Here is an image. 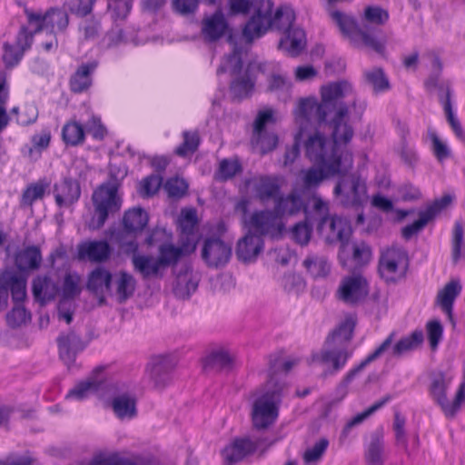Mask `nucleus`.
Masks as SVG:
<instances>
[{
  "label": "nucleus",
  "mask_w": 465,
  "mask_h": 465,
  "mask_svg": "<svg viewBox=\"0 0 465 465\" xmlns=\"http://www.w3.org/2000/svg\"><path fill=\"white\" fill-rule=\"evenodd\" d=\"M452 382V377L444 372L432 375L430 385V395L448 418H453L465 401V382L461 383L452 401L447 397V392Z\"/></svg>",
  "instance_id": "9"
},
{
  "label": "nucleus",
  "mask_w": 465,
  "mask_h": 465,
  "mask_svg": "<svg viewBox=\"0 0 465 465\" xmlns=\"http://www.w3.org/2000/svg\"><path fill=\"white\" fill-rule=\"evenodd\" d=\"M263 248L262 237L248 232L242 239L238 241L236 247V255L243 262H251L256 260Z\"/></svg>",
  "instance_id": "26"
},
{
  "label": "nucleus",
  "mask_w": 465,
  "mask_h": 465,
  "mask_svg": "<svg viewBox=\"0 0 465 465\" xmlns=\"http://www.w3.org/2000/svg\"><path fill=\"white\" fill-rule=\"evenodd\" d=\"M356 325V317L354 315H347L340 325L327 337L329 342H334L337 345H344L351 347V340Z\"/></svg>",
  "instance_id": "37"
},
{
  "label": "nucleus",
  "mask_w": 465,
  "mask_h": 465,
  "mask_svg": "<svg viewBox=\"0 0 465 465\" xmlns=\"http://www.w3.org/2000/svg\"><path fill=\"white\" fill-rule=\"evenodd\" d=\"M248 222L246 228L249 232L260 237L269 235L272 238H277L284 230V223L274 210L256 211L250 215Z\"/></svg>",
  "instance_id": "14"
},
{
  "label": "nucleus",
  "mask_w": 465,
  "mask_h": 465,
  "mask_svg": "<svg viewBox=\"0 0 465 465\" xmlns=\"http://www.w3.org/2000/svg\"><path fill=\"white\" fill-rule=\"evenodd\" d=\"M352 348L337 345L326 340L321 351H313L311 354L309 363L311 365H331L330 373L334 374L345 366L347 361L352 355Z\"/></svg>",
  "instance_id": "11"
},
{
  "label": "nucleus",
  "mask_w": 465,
  "mask_h": 465,
  "mask_svg": "<svg viewBox=\"0 0 465 465\" xmlns=\"http://www.w3.org/2000/svg\"><path fill=\"white\" fill-rule=\"evenodd\" d=\"M330 15L341 33L350 40L353 46H366L378 54L384 53L386 42L378 39L374 34L360 28L353 16L338 10L331 11Z\"/></svg>",
  "instance_id": "7"
},
{
  "label": "nucleus",
  "mask_w": 465,
  "mask_h": 465,
  "mask_svg": "<svg viewBox=\"0 0 465 465\" xmlns=\"http://www.w3.org/2000/svg\"><path fill=\"white\" fill-rule=\"evenodd\" d=\"M284 384L274 381L272 376L260 391L252 405V421L257 430H264L272 426L279 416Z\"/></svg>",
  "instance_id": "4"
},
{
  "label": "nucleus",
  "mask_w": 465,
  "mask_h": 465,
  "mask_svg": "<svg viewBox=\"0 0 465 465\" xmlns=\"http://www.w3.org/2000/svg\"><path fill=\"white\" fill-rule=\"evenodd\" d=\"M462 286L459 280H451L440 289L436 296L435 303L452 320L453 304L461 292Z\"/></svg>",
  "instance_id": "33"
},
{
  "label": "nucleus",
  "mask_w": 465,
  "mask_h": 465,
  "mask_svg": "<svg viewBox=\"0 0 465 465\" xmlns=\"http://www.w3.org/2000/svg\"><path fill=\"white\" fill-rule=\"evenodd\" d=\"M364 76L375 93H382L390 89L389 80L381 68L374 67L366 71Z\"/></svg>",
  "instance_id": "52"
},
{
  "label": "nucleus",
  "mask_w": 465,
  "mask_h": 465,
  "mask_svg": "<svg viewBox=\"0 0 465 465\" xmlns=\"http://www.w3.org/2000/svg\"><path fill=\"white\" fill-rule=\"evenodd\" d=\"M62 139L66 146H78L85 140L83 125L76 121H70L62 129Z\"/></svg>",
  "instance_id": "47"
},
{
  "label": "nucleus",
  "mask_w": 465,
  "mask_h": 465,
  "mask_svg": "<svg viewBox=\"0 0 465 465\" xmlns=\"http://www.w3.org/2000/svg\"><path fill=\"white\" fill-rule=\"evenodd\" d=\"M278 64L269 62H252L248 64L245 74L235 78L230 85V92L233 99L242 100L251 95L253 91L255 80L252 72L257 70L265 74L269 69H275Z\"/></svg>",
  "instance_id": "15"
},
{
  "label": "nucleus",
  "mask_w": 465,
  "mask_h": 465,
  "mask_svg": "<svg viewBox=\"0 0 465 465\" xmlns=\"http://www.w3.org/2000/svg\"><path fill=\"white\" fill-rule=\"evenodd\" d=\"M395 333L391 332L383 341L382 343L372 352L371 353L364 361H362L358 366L351 369L344 377L342 386L345 388L348 383H350L355 375L359 373L361 371L364 369L366 365L370 362L373 361L377 358H379L382 353L391 348L392 341L394 340Z\"/></svg>",
  "instance_id": "43"
},
{
  "label": "nucleus",
  "mask_w": 465,
  "mask_h": 465,
  "mask_svg": "<svg viewBox=\"0 0 465 465\" xmlns=\"http://www.w3.org/2000/svg\"><path fill=\"white\" fill-rule=\"evenodd\" d=\"M350 257L358 264L367 263L371 258V250L365 242L353 243L350 242Z\"/></svg>",
  "instance_id": "61"
},
{
  "label": "nucleus",
  "mask_w": 465,
  "mask_h": 465,
  "mask_svg": "<svg viewBox=\"0 0 465 465\" xmlns=\"http://www.w3.org/2000/svg\"><path fill=\"white\" fill-rule=\"evenodd\" d=\"M16 271L7 269L0 273V311L6 303L8 293L15 302L26 298V273L29 272V246L17 252L15 256Z\"/></svg>",
  "instance_id": "5"
},
{
  "label": "nucleus",
  "mask_w": 465,
  "mask_h": 465,
  "mask_svg": "<svg viewBox=\"0 0 465 465\" xmlns=\"http://www.w3.org/2000/svg\"><path fill=\"white\" fill-rule=\"evenodd\" d=\"M29 47V28L22 25L14 43L5 42L2 46V60L6 69L15 67Z\"/></svg>",
  "instance_id": "17"
},
{
  "label": "nucleus",
  "mask_w": 465,
  "mask_h": 465,
  "mask_svg": "<svg viewBox=\"0 0 465 465\" xmlns=\"http://www.w3.org/2000/svg\"><path fill=\"white\" fill-rule=\"evenodd\" d=\"M267 81L271 92L287 95L292 89V82L283 74L272 73Z\"/></svg>",
  "instance_id": "58"
},
{
  "label": "nucleus",
  "mask_w": 465,
  "mask_h": 465,
  "mask_svg": "<svg viewBox=\"0 0 465 465\" xmlns=\"http://www.w3.org/2000/svg\"><path fill=\"white\" fill-rule=\"evenodd\" d=\"M175 367L173 360L167 356H158L150 362L147 371L153 386L165 387L171 381V372Z\"/></svg>",
  "instance_id": "23"
},
{
  "label": "nucleus",
  "mask_w": 465,
  "mask_h": 465,
  "mask_svg": "<svg viewBox=\"0 0 465 465\" xmlns=\"http://www.w3.org/2000/svg\"><path fill=\"white\" fill-rule=\"evenodd\" d=\"M234 357L226 350L213 351L203 361L205 370L229 371L232 368Z\"/></svg>",
  "instance_id": "40"
},
{
  "label": "nucleus",
  "mask_w": 465,
  "mask_h": 465,
  "mask_svg": "<svg viewBox=\"0 0 465 465\" xmlns=\"http://www.w3.org/2000/svg\"><path fill=\"white\" fill-rule=\"evenodd\" d=\"M302 118L309 121L303 139L307 157L324 167L329 173H343L348 172L353 164L351 153L345 144L353 136V130L345 118Z\"/></svg>",
  "instance_id": "1"
},
{
  "label": "nucleus",
  "mask_w": 465,
  "mask_h": 465,
  "mask_svg": "<svg viewBox=\"0 0 465 465\" xmlns=\"http://www.w3.org/2000/svg\"><path fill=\"white\" fill-rule=\"evenodd\" d=\"M68 24V15L61 8H50L45 15L31 12V37L39 33L55 35L65 30Z\"/></svg>",
  "instance_id": "13"
},
{
  "label": "nucleus",
  "mask_w": 465,
  "mask_h": 465,
  "mask_svg": "<svg viewBox=\"0 0 465 465\" xmlns=\"http://www.w3.org/2000/svg\"><path fill=\"white\" fill-rule=\"evenodd\" d=\"M96 67V62L84 63L80 64L70 77V90L74 94L86 92L92 86V74L94 73Z\"/></svg>",
  "instance_id": "31"
},
{
  "label": "nucleus",
  "mask_w": 465,
  "mask_h": 465,
  "mask_svg": "<svg viewBox=\"0 0 465 465\" xmlns=\"http://www.w3.org/2000/svg\"><path fill=\"white\" fill-rule=\"evenodd\" d=\"M56 341L60 359L68 369H71L75 362L76 355L84 349V342L80 335L73 331L60 333Z\"/></svg>",
  "instance_id": "20"
},
{
  "label": "nucleus",
  "mask_w": 465,
  "mask_h": 465,
  "mask_svg": "<svg viewBox=\"0 0 465 465\" xmlns=\"http://www.w3.org/2000/svg\"><path fill=\"white\" fill-rule=\"evenodd\" d=\"M362 19L369 24L383 25L389 19V12L379 5H368L365 7Z\"/></svg>",
  "instance_id": "54"
},
{
  "label": "nucleus",
  "mask_w": 465,
  "mask_h": 465,
  "mask_svg": "<svg viewBox=\"0 0 465 465\" xmlns=\"http://www.w3.org/2000/svg\"><path fill=\"white\" fill-rule=\"evenodd\" d=\"M135 288L136 280L129 272L121 271L112 276L110 292L118 302L123 303L132 297Z\"/></svg>",
  "instance_id": "27"
},
{
  "label": "nucleus",
  "mask_w": 465,
  "mask_h": 465,
  "mask_svg": "<svg viewBox=\"0 0 465 465\" xmlns=\"http://www.w3.org/2000/svg\"><path fill=\"white\" fill-rule=\"evenodd\" d=\"M54 193L58 206L69 207L79 199L81 190L76 181L65 178L54 185Z\"/></svg>",
  "instance_id": "32"
},
{
  "label": "nucleus",
  "mask_w": 465,
  "mask_h": 465,
  "mask_svg": "<svg viewBox=\"0 0 465 465\" xmlns=\"http://www.w3.org/2000/svg\"><path fill=\"white\" fill-rule=\"evenodd\" d=\"M261 446L262 441L258 439H236L230 445L224 448L223 450V456L228 463H235L254 452Z\"/></svg>",
  "instance_id": "24"
},
{
  "label": "nucleus",
  "mask_w": 465,
  "mask_h": 465,
  "mask_svg": "<svg viewBox=\"0 0 465 465\" xmlns=\"http://www.w3.org/2000/svg\"><path fill=\"white\" fill-rule=\"evenodd\" d=\"M148 220L147 213L140 207H135L124 213L123 225L125 231L137 232H141L147 225Z\"/></svg>",
  "instance_id": "42"
},
{
  "label": "nucleus",
  "mask_w": 465,
  "mask_h": 465,
  "mask_svg": "<svg viewBox=\"0 0 465 465\" xmlns=\"http://www.w3.org/2000/svg\"><path fill=\"white\" fill-rule=\"evenodd\" d=\"M317 232L329 245L340 243L338 260L342 267L347 266L350 256V238L352 232L350 222L339 216L321 217L316 227Z\"/></svg>",
  "instance_id": "6"
},
{
  "label": "nucleus",
  "mask_w": 465,
  "mask_h": 465,
  "mask_svg": "<svg viewBox=\"0 0 465 465\" xmlns=\"http://www.w3.org/2000/svg\"><path fill=\"white\" fill-rule=\"evenodd\" d=\"M227 28V20L220 8L202 22V34L209 42L220 39L225 34Z\"/></svg>",
  "instance_id": "29"
},
{
  "label": "nucleus",
  "mask_w": 465,
  "mask_h": 465,
  "mask_svg": "<svg viewBox=\"0 0 465 465\" xmlns=\"http://www.w3.org/2000/svg\"><path fill=\"white\" fill-rule=\"evenodd\" d=\"M272 0H258L252 15L242 29L248 42L262 36L270 28L283 34L279 41V49L292 57L298 56L306 47V34L295 25V13L289 5L279 6L272 14Z\"/></svg>",
  "instance_id": "2"
},
{
  "label": "nucleus",
  "mask_w": 465,
  "mask_h": 465,
  "mask_svg": "<svg viewBox=\"0 0 465 465\" xmlns=\"http://www.w3.org/2000/svg\"><path fill=\"white\" fill-rule=\"evenodd\" d=\"M195 243L184 242L182 245L175 246L173 243H163L158 248V263L163 271L167 267L175 266L183 257L193 252Z\"/></svg>",
  "instance_id": "22"
},
{
  "label": "nucleus",
  "mask_w": 465,
  "mask_h": 465,
  "mask_svg": "<svg viewBox=\"0 0 465 465\" xmlns=\"http://www.w3.org/2000/svg\"><path fill=\"white\" fill-rule=\"evenodd\" d=\"M163 189L169 197L179 199L186 194L188 183L183 178L173 177L166 181Z\"/></svg>",
  "instance_id": "59"
},
{
  "label": "nucleus",
  "mask_w": 465,
  "mask_h": 465,
  "mask_svg": "<svg viewBox=\"0 0 465 465\" xmlns=\"http://www.w3.org/2000/svg\"><path fill=\"white\" fill-rule=\"evenodd\" d=\"M126 174L127 170L124 165L110 164L108 180L101 184L110 188L114 186L115 187V191H119L121 183Z\"/></svg>",
  "instance_id": "63"
},
{
  "label": "nucleus",
  "mask_w": 465,
  "mask_h": 465,
  "mask_svg": "<svg viewBox=\"0 0 465 465\" xmlns=\"http://www.w3.org/2000/svg\"><path fill=\"white\" fill-rule=\"evenodd\" d=\"M423 341V332L421 331H414L410 335L402 337L392 347V357L399 358L403 354L414 351Z\"/></svg>",
  "instance_id": "45"
},
{
  "label": "nucleus",
  "mask_w": 465,
  "mask_h": 465,
  "mask_svg": "<svg viewBox=\"0 0 465 465\" xmlns=\"http://www.w3.org/2000/svg\"><path fill=\"white\" fill-rule=\"evenodd\" d=\"M246 187L261 202L275 199L280 193V184L275 177L259 175L253 176L245 182Z\"/></svg>",
  "instance_id": "21"
},
{
  "label": "nucleus",
  "mask_w": 465,
  "mask_h": 465,
  "mask_svg": "<svg viewBox=\"0 0 465 465\" xmlns=\"http://www.w3.org/2000/svg\"><path fill=\"white\" fill-rule=\"evenodd\" d=\"M242 68V51L238 47H234L232 54L225 56L221 65L217 69V74L229 72L232 75L241 73Z\"/></svg>",
  "instance_id": "51"
},
{
  "label": "nucleus",
  "mask_w": 465,
  "mask_h": 465,
  "mask_svg": "<svg viewBox=\"0 0 465 465\" xmlns=\"http://www.w3.org/2000/svg\"><path fill=\"white\" fill-rule=\"evenodd\" d=\"M302 265L313 279L326 278L331 269V264L328 258L318 253L308 254L302 261Z\"/></svg>",
  "instance_id": "35"
},
{
  "label": "nucleus",
  "mask_w": 465,
  "mask_h": 465,
  "mask_svg": "<svg viewBox=\"0 0 465 465\" xmlns=\"http://www.w3.org/2000/svg\"><path fill=\"white\" fill-rule=\"evenodd\" d=\"M418 220L402 228L401 233L403 238L406 240H409L413 235L417 234L427 225L429 222L431 221L430 214H427L424 211L420 212Z\"/></svg>",
  "instance_id": "64"
},
{
  "label": "nucleus",
  "mask_w": 465,
  "mask_h": 465,
  "mask_svg": "<svg viewBox=\"0 0 465 465\" xmlns=\"http://www.w3.org/2000/svg\"><path fill=\"white\" fill-rule=\"evenodd\" d=\"M409 267L407 252L398 246L383 250L379 261V272L386 282H397L402 279Z\"/></svg>",
  "instance_id": "10"
},
{
  "label": "nucleus",
  "mask_w": 465,
  "mask_h": 465,
  "mask_svg": "<svg viewBox=\"0 0 465 465\" xmlns=\"http://www.w3.org/2000/svg\"><path fill=\"white\" fill-rule=\"evenodd\" d=\"M273 210L282 220L284 216H293L305 210V204L301 195L293 191L285 196L276 197Z\"/></svg>",
  "instance_id": "34"
},
{
  "label": "nucleus",
  "mask_w": 465,
  "mask_h": 465,
  "mask_svg": "<svg viewBox=\"0 0 465 465\" xmlns=\"http://www.w3.org/2000/svg\"><path fill=\"white\" fill-rule=\"evenodd\" d=\"M131 245L134 246V250L132 256V264L136 272L140 273L143 279L163 276V269L158 263L157 257L137 253V245L134 243H131Z\"/></svg>",
  "instance_id": "28"
},
{
  "label": "nucleus",
  "mask_w": 465,
  "mask_h": 465,
  "mask_svg": "<svg viewBox=\"0 0 465 465\" xmlns=\"http://www.w3.org/2000/svg\"><path fill=\"white\" fill-rule=\"evenodd\" d=\"M200 282L199 275L194 272L191 266L183 265L176 274L173 284V292L180 299L189 298L196 291Z\"/></svg>",
  "instance_id": "25"
},
{
  "label": "nucleus",
  "mask_w": 465,
  "mask_h": 465,
  "mask_svg": "<svg viewBox=\"0 0 465 465\" xmlns=\"http://www.w3.org/2000/svg\"><path fill=\"white\" fill-rule=\"evenodd\" d=\"M321 100L316 96L300 98L296 116H361L366 108L363 101H356L351 84L346 80L329 82L320 87Z\"/></svg>",
  "instance_id": "3"
},
{
  "label": "nucleus",
  "mask_w": 465,
  "mask_h": 465,
  "mask_svg": "<svg viewBox=\"0 0 465 465\" xmlns=\"http://www.w3.org/2000/svg\"><path fill=\"white\" fill-rule=\"evenodd\" d=\"M465 252L464 232L460 222H456L452 234V259L457 262Z\"/></svg>",
  "instance_id": "57"
},
{
  "label": "nucleus",
  "mask_w": 465,
  "mask_h": 465,
  "mask_svg": "<svg viewBox=\"0 0 465 465\" xmlns=\"http://www.w3.org/2000/svg\"><path fill=\"white\" fill-rule=\"evenodd\" d=\"M276 118H256L253 124L252 144L264 154L276 148L278 136L275 133Z\"/></svg>",
  "instance_id": "16"
},
{
  "label": "nucleus",
  "mask_w": 465,
  "mask_h": 465,
  "mask_svg": "<svg viewBox=\"0 0 465 465\" xmlns=\"http://www.w3.org/2000/svg\"><path fill=\"white\" fill-rule=\"evenodd\" d=\"M391 400L392 396L391 394H386L381 400L377 401L371 406H370L367 410L354 416L345 424L341 431V437L346 438L353 427L361 424L369 416H371L372 413L382 408Z\"/></svg>",
  "instance_id": "46"
},
{
  "label": "nucleus",
  "mask_w": 465,
  "mask_h": 465,
  "mask_svg": "<svg viewBox=\"0 0 465 465\" xmlns=\"http://www.w3.org/2000/svg\"><path fill=\"white\" fill-rule=\"evenodd\" d=\"M364 458L367 465L384 464V440L381 430L371 435V440L365 449Z\"/></svg>",
  "instance_id": "36"
},
{
  "label": "nucleus",
  "mask_w": 465,
  "mask_h": 465,
  "mask_svg": "<svg viewBox=\"0 0 465 465\" xmlns=\"http://www.w3.org/2000/svg\"><path fill=\"white\" fill-rule=\"evenodd\" d=\"M232 255V246L220 238H208L202 249V258L209 267L224 266Z\"/></svg>",
  "instance_id": "18"
},
{
  "label": "nucleus",
  "mask_w": 465,
  "mask_h": 465,
  "mask_svg": "<svg viewBox=\"0 0 465 465\" xmlns=\"http://www.w3.org/2000/svg\"><path fill=\"white\" fill-rule=\"evenodd\" d=\"M51 137L49 130H43L32 137L31 160H37L41 157L42 152L49 147Z\"/></svg>",
  "instance_id": "55"
},
{
  "label": "nucleus",
  "mask_w": 465,
  "mask_h": 465,
  "mask_svg": "<svg viewBox=\"0 0 465 465\" xmlns=\"http://www.w3.org/2000/svg\"><path fill=\"white\" fill-rule=\"evenodd\" d=\"M182 135L183 141L176 147L174 153L180 157L187 158L197 151L200 144V136L197 131H184Z\"/></svg>",
  "instance_id": "49"
},
{
  "label": "nucleus",
  "mask_w": 465,
  "mask_h": 465,
  "mask_svg": "<svg viewBox=\"0 0 465 465\" xmlns=\"http://www.w3.org/2000/svg\"><path fill=\"white\" fill-rule=\"evenodd\" d=\"M82 280L77 272H67L62 284V301L73 300L78 296L82 291Z\"/></svg>",
  "instance_id": "48"
},
{
  "label": "nucleus",
  "mask_w": 465,
  "mask_h": 465,
  "mask_svg": "<svg viewBox=\"0 0 465 465\" xmlns=\"http://www.w3.org/2000/svg\"><path fill=\"white\" fill-rule=\"evenodd\" d=\"M329 445L327 439L322 438L317 441L312 447L308 448L303 455L302 459L306 465H317L322 459Z\"/></svg>",
  "instance_id": "53"
},
{
  "label": "nucleus",
  "mask_w": 465,
  "mask_h": 465,
  "mask_svg": "<svg viewBox=\"0 0 465 465\" xmlns=\"http://www.w3.org/2000/svg\"><path fill=\"white\" fill-rule=\"evenodd\" d=\"M92 202L94 205V216L89 227L93 230L104 226L110 216L118 213L123 205V199L115 187H107L100 184L93 193Z\"/></svg>",
  "instance_id": "8"
},
{
  "label": "nucleus",
  "mask_w": 465,
  "mask_h": 465,
  "mask_svg": "<svg viewBox=\"0 0 465 465\" xmlns=\"http://www.w3.org/2000/svg\"><path fill=\"white\" fill-rule=\"evenodd\" d=\"M112 408L120 420H131L137 414L135 398L129 394H122L114 398Z\"/></svg>",
  "instance_id": "41"
},
{
  "label": "nucleus",
  "mask_w": 465,
  "mask_h": 465,
  "mask_svg": "<svg viewBox=\"0 0 465 465\" xmlns=\"http://www.w3.org/2000/svg\"><path fill=\"white\" fill-rule=\"evenodd\" d=\"M334 193L341 197V201L345 205L358 204L366 193L365 183L359 176L351 174L336 184Z\"/></svg>",
  "instance_id": "19"
},
{
  "label": "nucleus",
  "mask_w": 465,
  "mask_h": 465,
  "mask_svg": "<svg viewBox=\"0 0 465 465\" xmlns=\"http://www.w3.org/2000/svg\"><path fill=\"white\" fill-rule=\"evenodd\" d=\"M101 29L100 21L94 17L86 19L79 27L82 37L84 41H94L97 39L101 33Z\"/></svg>",
  "instance_id": "62"
},
{
  "label": "nucleus",
  "mask_w": 465,
  "mask_h": 465,
  "mask_svg": "<svg viewBox=\"0 0 465 465\" xmlns=\"http://www.w3.org/2000/svg\"><path fill=\"white\" fill-rule=\"evenodd\" d=\"M23 301L19 302H15V305L13 309L6 314V322L7 325L12 329H16L21 327L23 324L25 323L27 319V311L25 307L21 304Z\"/></svg>",
  "instance_id": "56"
},
{
  "label": "nucleus",
  "mask_w": 465,
  "mask_h": 465,
  "mask_svg": "<svg viewBox=\"0 0 465 465\" xmlns=\"http://www.w3.org/2000/svg\"><path fill=\"white\" fill-rule=\"evenodd\" d=\"M104 381V380L102 377H89L70 390L66 394V399L83 401L89 395L98 391L102 388Z\"/></svg>",
  "instance_id": "38"
},
{
  "label": "nucleus",
  "mask_w": 465,
  "mask_h": 465,
  "mask_svg": "<svg viewBox=\"0 0 465 465\" xmlns=\"http://www.w3.org/2000/svg\"><path fill=\"white\" fill-rule=\"evenodd\" d=\"M369 294V282L361 273L344 276L336 290V298L348 305H357Z\"/></svg>",
  "instance_id": "12"
},
{
  "label": "nucleus",
  "mask_w": 465,
  "mask_h": 465,
  "mask_svg": "<svg viewBox=\"0 0 465 465\" xmlns=\"http://www.w3.org/2000/svg\"><path fill=\"white\" fill-rule=\"evenodd\" d=\"M77 252L80 259L101 262L109 258L111 247L106 241H87L78 245Z\"/></svg>",
  "instance_id": "30"
},
{
  "label": "nucleus",
  "mask_w": 465,
  "mask_h": 465,
  "mask_svg": "<svg viewBox=\"0 0 465 465\" xmlns=\"http://www.w3.org/2000/svg\"><path fill=\"white\" fill-rule=\"evenodd\" d=\"M111 282L110 272L103 267H97L89 274L87 289L96 295H102L111 290Z\"/></svg>",
  "instance_id": "39"
},
{
  "label": "nucleus",
  "mask_w": 465,
  "mask_h": 465,
  "mask_svg": "<svg viewBox=\"0 0 465 465\" xmlns=\"http://www.w3.org/2000/svg\"><path fill=\"white\" fill-rule=\"evenodd\" d=\"M335 174L327 173L324 167L321 166V168L311 167L301 171L300 177L305 189H312L318 187L326 177Z\"/></svg>",
  "instance_id": "50"
},
{
  "label": "nucleus",
  "mask_w": 465,
  "mask_h": 465,
  "mask_svg": "<svg viewBox=\"0 0 465 465\" xmlns=\"http://www.w3.org/2000/svg\"><path fill=\"white\" fill-rule=\"evenodd\" d=\"M33 293L42 305L53 300L57 293L55 283L48 277H38L34 281Z\"/></svg>",
  "instance_id": "44"
},
{
  "label": "nucleus",
  "mask_w": 465,
  "mask_h": 465,
  "mask_svg": "<svg viewBox=\"0 0 465 465\" xmlns=\"http://www.w3.org/2000/svg\"><path fill=\"white\" fill-rule=\"evenodd\" d=\"M310 125L309 121H302L300 123V131L295 135L293 145L288 149L284 156V164L292 163L300 154V143L303 139L307 127Z\"/></svg>",
  "instance_id": "60"
}]
</instances>
